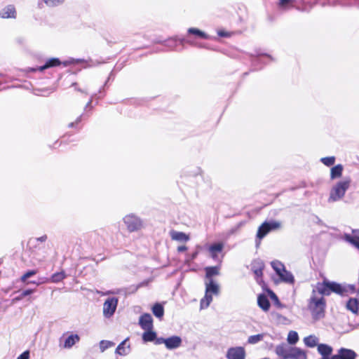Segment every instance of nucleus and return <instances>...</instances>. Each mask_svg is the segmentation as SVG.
<instances>
[{"label": "nucleus", "mask_w": 359, "mask_h": 359, "mask_svg": "<svg viewBox=\"0 0 359 359\" xmlns=\"http://www.w3.org/2000/svg\"><path fill=\"white\" fill-rule=\"evenodd\" d=\"M348 292V287L336 282L325 279L323 282L318 283L313 290L309 302L310 310L316 314H322L325 311V299L323 297H318L316 292L321 295H330L332 292L344 296Z\"/></svg>", "instance_id": "1"}, {"label": "nucleus", "mask_w": 359, "mask_h": 359, "mask_svg": "<svg viewBox=\"0 0 359 359\" xmlns=\"http://www.w3.org/2000/svg\"><path fill=\"white\" fill-rule=\"evenodd\" d=\"M351 180L345 179L337 182L330 190V196L328 198L329 203H333L342 199L346 194V191L350 187Z\"/></svg>", "instance_id": "2"}, {"label": "nucleus", "mask_w": 359, "mask_h": 359, "mask_svg": "<svg viewBox=\"0 0 359 359\" xmlns=\"http://www.w3.org/2000/svg\"><path fill=\"white\" fill-rule=\"evenodd\" d=\"M205 294L201 301V309L207 308L212 300V295H218L219 292V285L212 278L205 280Z\"/></svg>", "instance_id": "3"}, {"label": "nucleus", "mask_w": 359, "mask_h": 359, "mask_svg": "<svg viewBox=\"0 0 359 359\" xmlns=\"http://www.w3.org/2000/svg\"><path fill=\"white\" fill-rule=\"evenodd\" d=\"M123 222L129 232H135L141 230L143 226V221L134 214L126 215L123 218Z\"/></svg>", "instance_id": "4"}, {"label": "nucleus", "mask_w": 359, "mask_h": 359, "mask_svg": "<svg viewBox=\"0 0 359 359\" xmlns=\"http://www.w3.org/2000/svg\"><path fill=\"white\" fill-rule=\"evenodd\" d=\"M281 226L280 222L278 221H270L263 223L258 229L257 236L258 238H263L271 231L280 229Z\"/></svg>", "instance_id": "5"}, {"label": "nucleus", "mask_w": 359, "mask_h": 359, "mask_svg": "<svg viewBox=\"0 0 359 359\" xmlns=\"http://www.w3.org/2000/svg\"><path fill=\"white\" fill-rule=\"evenodd\" d=\"M343 320L347 321L341 325V330L344 332H348L359 327V316H344Z\"/></svg>", "instance_id": "6"}, {"label": "nucleus", "mask_w": 359, "mask_h": 359, "mask_svg": "<svg viewBox=\"0 0 359 359\" xmlns=\"http://www.w3.org/2000/svg\"><path fill=\"white\" fill-rule=\"evenodd\" d=\"M245 350L242 346L229 348L226 354L227 359H245Z\"/></svg>", "instance_id": "7"}, {"label": "nucleus", "mask_w": 359, "mask_h": 359, "mask_svg": "<svg viewBox=\"0 0 359 359\" xmlns=\"http://www.w3.org/2000/svg\"><path fill=\"white\" fill-rule=\"evenodd\" d=\"M118 301L116 297L107 299L103 305L104 314H114L117 307Z\"/></svg>", "instance_id": "8"}, {"label": "nucleus", "mask_w": 359, "mask_h": 359, "mask_svg": "<svg viewBox=\"0 0 359 359\" xmlns=\"http://www.w3.org/2000/svg\"><path fill=\"white\" fill-rule=\"evenodd\" d=\"M292 348L293 346H288L285 344H281L276 347L275 352L282 359H289Z\"/></svg>", "instance_id": "9"}, {"label": "nucleus", "mask_w": 359, "mask_h": 359, "mask_svg": "<svg viewBox=\"0 0 359 359\" xmlns=\"http://www.w3.org/2000/svg\"><path fill=\"white\" fill-rule=\"evenodd\" d=\"M356 353L351 350L346 348H341L338 353L332 355V359H355Z\"/></svg>", "instance_id": "10"}, {"label": "nucleus", "mask_w": 359, "mask_h": 359, "mask_svg": "<svg viewBox=\"0 0 359 359\" xmlns=\"http://www.w3.org/2000/svg\"><path fill=\"white\" fill-rule=\"evenodd\" d=\"M139 324L144 331L153 330V320L151 316H141L139 320Z\"/></svg>", "instance_id": "11"}, {"label": "nucleus", "mask_w": 359, "mask_h": 359, "mask_svg": "<svg viewBox=\"0 0 359 359\" xmlns=\"http://www.w3.org/2000/svg\"><path fill=\"white\" fill-rule=\"evenodd\" d=\"M66 277V275L64 271H60L58 273H54L50 279L48 278H42L41 281L39 283H36V285H39L40 283H46L48 282L52 283H58L61 280H62ZM32 283L36 284L35 282H32Z\"/></svg>", "instance_id": "12"}, {"label": "nucleus", "mask_w": 359, "mask_h": 359, "mask_svg": "<svg viewBox=\"0 0 359 359\" xmlns=\"http://www.w3.org/2000/svg\"><path fill=\"white\" fill-rule=\"evenodd\" d=\"M165 346L169 349L176 348L181 345L182 340L179 337H172L163 339Z\"/></svg>", "instance_id": "13"}, {"label": "nucleus", "mask_w": 359, "mask_h": 359, "mask_svg": "<svg viewBox=\"0 0 359 359\" xmlns=\"http://www.w3.org/2000/svg\"><path fill=\"white\" fill-rule=\"evenodd\" d=\"M344 239L359 249V230L353 231L352 235L345 234Z\"/></svg>", "instance_id": "14"}, {"label": "nucleus", "mask_w": 359, "mask_h": 359, "mask_svg": "<svg viewBox=\"0 0 359 359\" xmlns=\"http://www.w3.org/2000/svg\"><path fill=\"white\" fill-rule=\"evenodd\" d=\"M170 236L172 240L182 243H186L190 239L189 235L181 231H171Z\"/></svg>", "instance_id": "15"}, {"label": "nucleus", "mask_w": 359, "mask_h": 359, "mask_svg": "<svg viewBox=\"0 0 359 359\" xmlns=\"http://www.w3.org/2000/svg\"><path fill=\"white\" fill-rule=\"evenodd\" d=\"M64 341L62 347L65 348H72L76 342L79 341V337L77 334H71L67 337H64L61 339V341Z\"/></svg>", "instance_id": "16"}, {"label": "nucleus", "mask_w": 359, "mask_h": 359, "mask_svg": "<svg viewBox=\"0 0 359 359\" xmlns=\"http://www.w3.org/2000/svg\"><path fill=\"white\" fill-rule=\"evenodd\" d=\"M289 359H307V355L306 351L301 348L293 346L291 349V353Z\"/></svg>", "instance_id": "17"}, {"label": "nucleus", "mask_w": 359, "mask_h": 359, "mask_svg": "<svg viewBox=\"0 0 359 359\" xmlns=\"http://www.w3.org/2000/svg\"><path fill=\"white\" fill-rule=\"evenodd\" d=\"M0 17L2 18H15L16 17L15 8L12 5H8L1 10Z\"/></svg>", "instance_id": "18"}, {"label": "nucleus", "mask_w": 359, "mask_h": 359, "mask_svg": "<svg viewBox=\"0 0 359 359\" xmlns=\"http://www.w3.org/2000/svg\"><path fill=\"white\" fill-rule=\"evenodd\" d=\"M264 264L261 260H255L252 263V270L253 271L256 278L258 279L262 276V270Z\"/></svg>", "instance_id": "19"}, {"label": "nucleus", "mask_w": 359, "mask_h": 359, "mask_svg": "<svg viewBox=\"0 0 359 359\" xmlns=\"http://www.w3.org/2000/svg\"><path fill=\"white\" fill-rule=\"evenodd\" d=\"M358 296V298L350 299L346 303L348 310L355 313L359 312V292Z\"/></svg>", "instance_id": "20"}, {"label": "nucleus", "mask_w": 359, "mask_h": 359, "mask_svg": "<svg viewBox=\"0 0 359 359\" xmlns=\"http://www.w3.org/2000/svg\"><path fill=\"white\" fill-rule=\"evenodd\" d=\"M332 348L325 344H320L318 345V351L322 357H330L332 353Z\"/></svg>", "instance_id": "21"}, {"label": "nucleus", "mask_w": 359, "mask_h": 359, "mask_svg": "<svg viewBox=\"0 0 359 359\" xmlns=\"http://www.w3.org/2000/svg\"><path fill=\"white\" fill-rule=\"evenodd\" d=\"M128 340V339H126L124 341H123L116 348V353L120 355H126L130 352V346L126 345V342Z\"/></svg>", "instance_id": "22"}, {"label": "nucleus", "mask_w": 359, "mask_h": 359, "mask_svg": "<svg viewBox=\"0 0 359 359\" xmlns=\"http://www.w3.org/2000/svg\"><path fill=\"white\" fill-rule=\"evenodd\" d=\"M278 276L280 277V280L285 283L292 284L294 281L293 275L286 269Z\"/></svg>", "instance_id": "23"}, {"label": "nucleus", "mask_w": 359, "mask_h": 359, "mask_svg": "<svg viewBox=\"0 0 359 359\" xmlns=\"http://www.w3.org/2000/svg\"><path fill=\"white\" fill-rule=\"evenodd\" d=\"M222 249L223 245L222 243H215L210 246L209 251L210 252L211 257L213 259H216L217 254L222 252Z\"/></svg>", "instance_id": "24"}, {"label": "nucleus", "mask_w": 359, "mask_h": 359, "mask_svg": "<svg viewBox=\"0 0 359 359\" xmlns=\"http://www.w3.org/2000/svg\"><path fill=\"white\" fill-rule=\"evenodd\" d=\"M60 64H61V62L59 60V59L51 58V59H49L43 66L40 67L39 68V70L42 72L46 69L53 67H56V66L60 65Z\"/></svg>", "instance_id": "25"}, {"label": "nucleus", "mask_w": 359, "mask_h": 359, "mask_svg": "<svg viewBox=\"0 0 359 359\" xmlns=\"http://www.w3.org/2000/svg\"><path fill=\"white\" fill-rule=\"evenodd\" d=\"M304 342L306 346L313 348L318 345V338L314 335H310L304 339Z\"/></svg>", "instance_id": "26"}, {"label": "nucleus", "mask_w": 359, "mask_h": 359, "mask_svg": "<svg viewBox=\"0 0 359 359\" xmlns=\"http://www.w3.org/2000/svg\"><path fill=\"white\" fill-rule=\"evenodd\" d=\"M156 337V333L152 330H145L142 334L144 341H153Z\"/></svg>", "instance_id": "27"}, {"label": "nucleus", "mask_w": 359, "mask_h": 359, "mask_svg": "<svg viewBox=\"0 0 359 359\" xmlns=\"http://www.w3.org/2000/svg\"><path fill=\"white\" fill-rule=\"evenodd\" d=\"M271 265L277 275H279L285 270V266L279 261H273L271 262Z\"/></svg>", "instance_id": "28"}, {"label": "nucleus", "mask_w": 359, "mask_h": 359, "mask_svg": "<svg viewBox=\"0 0 359 359\" xmlns=\"http://www.w3.org/2000/svg\"><path fill=\"white\" fill-rule=\"evenodd\" d=\"M343 171V167L341 165H337L331 169L330 177L331 179H335L339 177Z\"/></svg>", "instance_id": "29"}, {"label": "nucleus", "mask_w": 359, "mask_h": 359, "mask_svg": "<svg viewBox=\"0 0 359 359\" xmlns=\"http://www.w3.org/2000/svg\"><path fill=\"white\" fill-rule=\"evenodd\" d=\"M299 341V335L295 331H290L287 337V341L289 344L294 345Z\"/></svg>", "instance_id": "30"}, {"label": "nucleus", "mask_w": 359, "mask_h": 359, "mask_svg": "<svg viewBox=\"0 0 359 359\" xmlns=\"http://www.w3.org/2000/svg\"><path fill=\"white\" fill-rule=\"evenodd\" d=\"M188 33L191 34H194L196 36H198V38L209 39V36L207 34H205V32H203L196 28H194V27L189 28L188 29Z\"/></svg>", "instance_id": "31"}, {"label": "nucleus", "mask_w": 359, "mask_h": 359, "mask_svg": "<svg viewBox=\"0 0 359 359\" xmlns=\"http://www.w3.org/2000/svg\"><path fill=\"white\" fill-rule=\"evenodd\" d=\"M219 269L217 266H212L205 268L206 280L212 278L213 276L219 274Z\"/></svg>", "instance_id": "32"}, {"label": "nucleus", "mask_w": 359, "mask_h": 359, "mask_svg": "<svg viewBox=\"0 0 359 359\" xmlns=\"http://www.w3.org/2000/svg\"><path fill=\"white\" fill-rule=\"evenodd\" d=\"M258 304L264 311L269 307V301L264 296H259L258 297Z\"/></svg>", "instance_id": "33"}, {"label": "nucleus", "mask_w": 359, "mask_h": 359, "mask_svg": "<svg viewBox=\"0 0 359 359\" xmlns=\"http://www.w3.org/2000/svg\"><path fill=\"white\" fill-rule=\"evenodd\" d=\"M115 344L113 341L107 340H102L100 342V349L101 352H104L106 349L114 346Z\"/></svg>", "instance_id": "34"}, {"label": "nucleus", "mask_w": 359, "mask_h": 359, "mask_svg": "<svg viewBox=\"0 0 359 359\" xmlns=\"http://www.w3.org/2000/svg\"><path fill=\"white\" fill-rule=\"evenodd\" d=\"M44 3L49 7H55L62 5L65 0H43Z\"/></svg>", "instance_id": "35"}, {"label": "nucleus", "mask_w": 359, "mask_h": 359, "mask_svg": "<svg viewBox=\"0 0 359 359\" xmlns=\"http://www.w3.org/2000/svg\"><path fill=\"white\" fill-rule=\"evenodd\" d=\"M263 337V334L252 335L249 337L248 341L249 344H254L262 340Z\"/></svg>", "instance_id": "36"}, {"label": "nucleus", "mask_w": 359, "mask_h": 359, "mask_svg": "<svg viewBox=\"0 0 359 359\" xmlns=\"http://www.w3.org/2000/svg\"><path fill=\"white\" fill-rule=\"evenodd\" d=\"M153 314H163V306L161 304H156L152 307Z\"/></svg>", "instance_id": "37"}, {"label": "nucleus", "mask_w": 359, "mask_h": 359, "mask_svg": "<svg viewBox=\"0 0 359 359\" xmlns=\"http://www.w3.org/2000/svg\"><path fill=\"white\" fill-rule=\"evenodd\" d=\"M321 161L325 165L330 166L334 163L335 158L334 156L325 157L321 158Z\"/></svg>", "instance_id": "38"}, {"label": "nucleus", "mask_w": 359, "mask_h": 359, "mask_svg": "<svg viewBox=\"0 0 359 359\" xmlns=\"http://www.w3.org/2000/svg\"><path fill=\"white\" fill-rule=\"evenodd\" d=\"M36 273V271L31 270L25 273L22 277L21 280L22 282H26L27 279L34 276Z\"/></svg>", "instance_id": "39"}, {"label": "nucleus", "mask_w": 359, "mask_h": 359, "mask_svg": "<svg viewBox=\"0 0 359 359\" xmlns=\"http://www.w3.org/2000/svg\"><path fill=\"white\" fill-rule=\"evenodd\" d=\"M292 2L293 0H280V6L283 8H286L287 5Z\"/></svg>", "instance_id": "40"}, {"label": "nucleus", "mask_w": 359, "mask_h": 359, "mask_svg": "<svg viewBox=\"0 0 359 359\" xmlns=\"http://www.w3.org/2000/svg\"><path fill=\"white\" fill-rule=\"evenodd\" d=\"M29 352L26 351L20 354L17 359H29Z\"/></svg>", "instance_id": "41"}, {"label": "nucleus", "mask_w": 359, "mask_h": 359, "mask_svg": "<svg viewBox=\"0 0 359 359\" xmlns=\"http://www.w3.org/2000/svg\"><path fill=\"white\" fill-rule=\"evenodd\" d=\"M34 292V290H25L23 291L21 294H20V298H22L24 297H26L30 294H32V292Z\"/></svg>", "instance_id": "42"}, {"label": "nucleus", "mask_w": 359, "mask_h": 359, "mask_svg": "<svg viewBox=\"0 0 359 359\" xmlns=\"http://www.w3.org/2000/svg\"><path fill=\"white\" fill-rule=\"evenodd\" d=\"M187 248L185 245L179 246L177 248L178 252H183L187 250Z\"/></svg>", "instance_id": "43"}, {"label": "nucleus", "mask_w": 359, "mask_h": 359, "mask_svg": "<svg viewBox=\"0 0 359 359\" xmlns=\"http://www.w3.org/2000/svg\"><path fill=\"white\" fill-rule=\"evenodd\" d=\"M197 255H198V252H195L194 253L192 254L191 259H195L197 257Z\"/></svg>", "instance_id": "44"}, {"label": "nucleus", "mask_w": 359, "mask_h": 359, "mask_svg": "<svg viewBox=\"0 0 359 359\" xmlns=\"http://www.w3.org/2000/svg\"><path fill=\"white\" fill-rule=\"evenodd\" d=\"M218 34L221 36H226V34L224 33V32H218Z\"/></svg>", "instance_id": "45"}, {"label": "nucleus", "mask_w": 359, "mask_h": 359, "mask_svg": "<svg viewBox=\"0 0 359 359\" xmlns=\"http://www.w3.org/2000/svg\"><path fill=\"white\" fill-rule=\"evenodd\" d=\"M114 292H112V291H107V292H104V293H102V295H107V294H114Z\"/></svg>", "instance_id": "46"}, {"label": "nucleus", "mask_w": 359, "mask_h": 359, "mask_svg": "<svg viewBox=\"0 0 359 359\" xmlns=\"http://www.w3.org/2000/svg\"><path fill=\"white\" fill-rule=\"evenodd\" d=\"M46 239V236H43V237H41V238H39V240H40L41 241H44Z\"/></svg>", "instance_id": "47"}, {"label": "nucleus", "mask_w": 359, "mask_h": 359, "mask_svg": "<svg viewBox=\"0 0 359 359\" xmlns=\"http://www.w3.org/2000/svg\"><path fill=\"white\" fill-rule=\"evenodd\" d=\"M320 359H332V356L331 358L330 357H322Z\"/></svg>", "instance_id": "48"}, {"label": "nucleus", "mask_w": 359, "mask_h": 359, "mask_svg": "<svg viewBox=\"0 0 359 359\" xmlns=\"http://www.w3.org/2000/svg\"><path fill=\"white\" fill-rule=\"evenodd\" d=\"M70 62H63L65 66H67Z\"/></svg>", "instance_id": "49"}, {"label": "nucleus", "mask_w": 359, "mask_h": 359, "mask_svg": "<svg viewBox=\"0 0 359 359\" xmlns=\"http://www.w3.org/2000/svg\"><path fill=\"white\" fill-rule=\"evenodd\" d=\"M271 297H272V298H276V299L277 298V297H276V296L275 295V294H273L271 295Z\"/></svg>", "instance_id": "50"}, {"label": "nucleus", "mask_w": 359, "mask_h": 359, "mask_svg": "<svg viewBox=\"0 0 359 359\" xmlns=\"http://www.w3.org/2000/svg\"><path fill=\"white\" fill-rule=\"evenodd\" d=\"M90 104H91V101H90V102L87 104V106H86V107H88Z\"/></svg>", "instance_id": "51"}, {"label": "nucleus", "mask_w": 359, "mask_h": 359, "mask_svg": "<svg viewBox=\"0 0 359 359\" xmlns=\"http://www.w3.org/2000/svg\"><path fill=\"white\" fill-rule=\"evenodd\" d=\"M73 125H74V123H71L69 124V126H70V127H72V126H73Z\"/></svg>", "instance_id": "52"}]
</instances>
